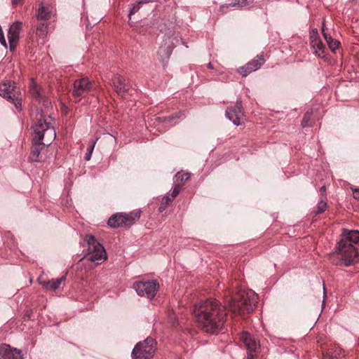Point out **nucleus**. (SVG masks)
Returning <instances> with one entry per match:
<instances>
[{"label":"nucleus","instance_id":"f257e3e1","mask_svg":"<svg viewBox=\"0 0 359 359\" xmlns=\"http://www.w3.org/2000/svg\"><path fill=\"white\" fill-rule=\"evenodd\" d=\"M193 312L198 326L208 333L222 330L226 322V308L217 299H207L201 302L194 306Z\"/></svg>","mask_w":359,"mask_h":359},{"label":"nucleus","instance_id":"f03ea898","mask_svg":"<svg viewBox=\"0 0 359 359\" xmlns=\"http://www.w3.org/2000/svg\"><path fill=\"white\" fill-rule=\"evenodd\" d=\"M330 261L337 266H348L359 262V231L344 229Z\"/></svg>","mask_w":359,"mask_h":359},{"label":"nucleus","instance_id":"7ed1b4c3","mask_svg":"<svg viewBox=\"0 0 359 359\" xmlns=\"http://www.w3.org/2000/svg\"><path fill=\"white\" fill-rule=\"evenodd\" d=\"M56 133L50 122L45 118L38 119L34 126V133L32 135L33 146L29 158L32 162H39L42 160L41 151L44 146L50 145L55 139Z\"/></svg>","mask_w":359,"mask_h":359},{"label":"nucleus","instance_id":"20e7f679","mask_svg":"<svg viewBox=\"0 0 359 359\" xmlns=\"http://www.w3.org/2000/svg\"><path fill=\"white\" fill-rule=\"evenodd\" d=\"M227 301L232 313L245 316L254 310L258 303V297L252 290H243L231 296Z\"/></svg>","mask_w":359,"mask_h":359},{"label":"nucleus","instance_id":"39448f33","mask_svg":"<svg viewBox=\"0 0 359 359\" xmlns=\"http://www.w3.org/2000/svg\"><path fill=\"white\" fill-rule=\"evenodd\" d=\"M14 85L15 83L11 81H6L0 84V95L13 103L16 109H21L22 93Z\"/></svg>","mask_w":359,"mask_h":359},{"label":"nucleus","instance_id":"423d86ee","mask_svg":"<svg viewBox=\"0 0 359 359\" xmlns=\"http://www.w3.org/2000/svg\"><path fill=\"white\" fill-rule=\"evenodd\" d=\"M156 350V341L148 337L136 344L132 352L133 359H151Z\"/></svg>","mask_w":359,"mask_h":359},{"label":"nucleus","instance_id":"0eeeda50","mask_svg":"<svg viewBox=\"0 0 359 359\" xmlns=\"http://www.w3.org/2000/svg\"><path fill=\"white\" fill-rule=\"evenodd\" d=\"M84 241L88 245V259L90 262H98L100 260H106L107 253L104 247L90 234L85 236Z\"/></svg>","mask_w":359,"mask_h":359},{"label":"nucleus","instance_id":"6e6552de","mask_svg":"<svg viewBox=\"0 0 359 359\" xmlns=\"http://www.w3.org/2000/svg\"><path fill=\"white\" fill-rule=\"evenodd\" d=\"M140 217V211L131 212L129 214L117 213L111 216L108 220V225L117 228L122 225L130 226Z\"/></svg>","mask_w":359,"mask_h":359},{"label":"nucleus","instance_id":"1a4fd4ad","mask_svg":"<svg viewBox=\"0 0 359 359\" xmlns=\"http://www.w3.org/2000/svg\"><path fill=\"white\" fill-rule=\"evenodd\" d=\"M159 287L155 280L139 281L133 284V288L140 296L152 299L155 297Z\"/></svg>","mask_w":359,"mask_h":359},{"label":"nucleus","instance_id":"9d476101","mask_svg":"<svg viewBox=\"0 0 359 359\" xmlns=\"http://www.w3.org/2000/svg\"><path fill=\"white\" fill-rule=\"evenodd\" d=\"M93 88V83L87 77L76 79L74 82L72 95L80 98L86 96Z\"/></svg>","mask_w":359,"mask_h":359},{"label":"nucleus","instance_id":"9b49d317","mask_svg":"<svg viewBox=\"0 0 359 359\" xmlns=\"http://www.w3.org/2000/svg\"><path fill=\"white\" fill-rule=\"evenodd\" d=\"M241 339L247 348V359H256L259 345L256 339L248 332H243L241 337Z\"/></svg>","mask_w":359,"mask_h":359},{"label":"nucleus","instance_id":"f8f14e48","mask_svg":"<svg viewBox=\"0 0 359 359\" xmlns=\"http://www.w3.org/2000/svg\"><path fill=\"white\" fill-rule=\"evenodd\" d=\"M226 116L235 125L241 124L243 118V112L241 105V101L237 100L233 107H228L226 110Z\"/></svg>","mask_w":359,"mask_h":359},{"label":"nucleus","instance_id":"ddd939ff","mask_svg":"<svg viewBox=\"0 0 359 359\" xmlns=\"http://www.w3.org/2000/svg\"><path fill=\"white\" fill-rule=\"evenodd\" d=\"M29 94L36 102H42L45 107H48L50 104L48 98L43 95L41 87L33 79L29 86Z\"/></svg>","mask_w":359,"mask_h":359},{"label":"nucleus","instance_id":"4468645a","mask_svg":"<svg viewBox=\"0 0 359 359\" xmlns=\"http://www.w3.org/2000/svg\"><path fill=\"white\" fill-rule=\"evenodd\" d=\"M264 62V54H259L257 56L256 59L249 62L246 66L242 67L238 69V72L243 76H247L250 73L257 70L260 68L261 65Z\"/></svg>","mask_w":359,"mask_h":359},{"label":"nucleus","instance_id":"2eb2a0df","mask_svg":"<svg viewBox=\"0 0 359 359\" xmlns=\"http://www.w3.org/2000/svg\"><path fill=\"white\" fill-rule=\"evenodd\" d=\"M0 359H22L21 351L2 344L0 345Z\"/></svg>","mask_w":359,"mask_h":359},{"label":"nucleus","instance_id":"dca6fc26","mask_svg":"<svg viewBox=\"0 0 359 359\" xmlns=\"http://www.w3.org/2000/svg\"><path fill=\"white\" fill-rule=\"evenodd\" d=\"M125 79L118 74H115L111 79V86L116 93L123 97L129 90L128 86L125 83Z\"/></svg>","mask_w":359,"mask_h":359},{"label":"nucleus","instance_id":"f3484780","mask_svg":"<svg viewBox=\"0 0 359 359\" xmlns=\"http://www.w3.org/2000/svg\"><path fill=\"white\" fill-rule=\"evenodd\" d=\"M21 29L22 23L20 22H15L11 25L7 34L9 45H13L18 42Z\"/></svg>","mask_w":359,"mask_h":359},{"label":"nucleus","instance_id":"a211bd4d","mask_svg":"<svg viewBox=\"0 0 359 359\" xmlns=\"http://www.w3.org/2000/svg\"><path fill=\"white\" fill-rule=\"evenodd\" d=\"M339 47L340 46H311V51L318 57L325 58L328 49H330L333 53H336Z\"/></svg>","mask_w":359,"mask_h":359},{"label":"nucleus","instance_id":"6ab92c4d","mask_svg":"<svg viewBox=\"0 0 359 359\" xmlns=\"http://www.w3.org/2000/svg\"><path fill=\"white\" fill-rule=\"evenodd\" d=\"M48 34V26L45 23H41L36 30V36L37 43L43 44L46 42V39Z\"/></svg>","mask_w":359,"mask_h":359},{"label":"nucleus","instance_id":"aec40b11","mask_svg":"<svg viewBox=\"0 0 359 359\" xmlns=\"http://www.w3.org/2000/svg\"><path fill=\"white\" fill-rule=\"evenodd\" d=\"M171 46H159L157 54L158 59L165 63L170 57L172 53ZM165 65V64H163Z\"/></svg>","mask_w":359,"mask_h":359},{"label":"nucleus","instance_id":"412c9836","mask_svg":"<svg viewBox=\"0 0 359 359\" xmlns=\"http://www.w3.org/2000/svg\"><path fill=\"white\" fill-rule=\"evenodd\" d=\"M254 0H234V1L231 2V4L228 5H222L221 6V9H222L224 7H229V6H238V7H245L249 6L250 4H252Z\"/></svg>","mask_w":359,"mask_h":359},{"label":"nucleus","instance_id":"4be33fe9","mask_svg":"<svg viewBox=\"0 0 359 359\" xmlns=\"http://www.w3.org/2000/svg\"><path fill=\"white\" fill-rule=\"evenodd\" d=\"M322 34L323 36L324 39L327 42V45H341L339 41L332 39L330 34L327 32V30L325 28L324 25H323L322 27Z\"/></svg>","mask_w":359,"mask_h":359},{"label":"nucleus","instance_id":"5701e85b","mask_svg":"<svg viewBox=\"0 0 359 359\" xmlns=\"http://www.w3.org/2000/svg\"><path fill=\"white\" fill-rule=\"evenodd\" d=\"M190 178V175L188 172H178L175 177L174 184H181V187H182L184 183L187 182Z\"/></svg>","mask_w":359,"mask_h":359},{"label":"nucleus","instance_id":"b1692460","mask_svg":"<svg viewBox=\"0 0 359 359\" xmlns=\"http://www.w3.org/2000/svg\"><path fill=\"white\" fill-rule=\"evenodd\" d=\"M309 38L311 45H323L322 41L320 39L317 29H313L309 34Z\"/></svg>","mask_w":359,"mask_h":359},{"label":"nucleus","instance_id":"393cba45","mask_svg":"<svg viewBox=\"0 0 359 359\" xmlns=\"http://www.w3.org/2000/svg\"><path fill=\"white\" fill-rule=\"evenodd\" d=\"M65 279V276H62L60 278H57L55 280H50L48 281L47 283H46V288L47 289H50V290H55L56 289H57L60 285H61V283H62V281H64Z\"/></svg>","mask_w":359,"mask_h":359},{"label":"nucleus","instance_id":"a878e982","mask_svg":"<svg viewBox=\"0 0 359 359\" xmlns=\"http://www.w3.org/2000/svg\"><path fill=\"white\" fill-rule=\"evenodd\" d=\"M51 16V13L48 11L43 6H41L39 8L38 18L43 20H48Z\"/></svg>","mask_w":359,"mask_h":359},{"label":"nucleus","instance_id":"bb28decb","mask_svg":"<svg viewBox=\"0 0 359 359\" xmlns=\"http://www.w3.org/2000/svg\"><path fill=\"white\" fill-rule=\"evenodd\" d=\"M150 2V0H140L137 4H134L128 13V16L130 17L132 15H134L135 13L139 11L142 4H146Z\"/></svg>","mask_w":359,"mask_h":359},{"label":"nucleus","instance_id":"cd10ccee","mask_svg":"<svg viewBox=\"0 0 359 359\" xmlns=\"http://www.w3.org/2000/svg\"><path fill=\"white\" fill-rule=\"evenodd\" d=\"M327 208V203L324 201L323 198L322 197L320 201L318 203L316 206V210H315V215H318L320 214H322L325 211Z\"/></svg>","mask_w":359,"mask_h":359},{"label":"nucleus","instance_id":"c85d7f7f","mask_svg":"<svg viewBox=\"0 0 359 359\" xmlns=\"http://www.w3.org/2000/svg\"><path fill=\"white\" fill-rule=\"evenodd\" d=\"M181 189H182L181 184H179V183H177L176 184H175L173 190L171 194V198L172 200L178 196Z\"/></svg>","mask_w":359,"mask_h":359},{"label":"nucleus","instance_id":"c756f323","mask_svg":"<svg viewBox=\"0 0 359 359\" xmlns=\"http://www.w3.org/2000/svg\"><path fill=\"white\" fill-rule=\"evenodd\" d=\"M181 115H182V112L180 111L177 114H176V115H175V116H165V117L158 118L159 119L163 118V121L170 123V122H172V121H174L176 118H180Z\"/></svg>","mask_w":359,"mask_h":359},{"label":"nucleus","instance_id":"7c9ffc66","mask_svg":"<svg viewBox=\"0 0 359 359\" xmlns=\"http://www.w3.org/2000/svg\"><path fill=\"white\" fill-rule=\"evenodd\" d=\"M311 119V114L309 112H306L302 119V127H306L309 126V121Z\"/></svg>","mask_w":359,"mask_h":359},{"label":"nucleus","instance_id":"2f4dec72","mask_svg":"<svg viewBox=\"0 0 359 359\" xmlns=\"http://www.w3.org/2000/svg\"><path fill=\"white\" fill-rule=\"evenodd\" d=\"M95 142H93L88 149H87V152L85 155V160L86 161H89L91 158V154L93 153V151L94 149V147H95Z\"/></svg>","mask_w":359,"mask_h":359},{"label":"nucleus","instance_id":"473e14b6","mask_svg":"<svg viewBox=\"0 0 359 359\" xmlns=\"http://www.w3.org/2000/svg\"><path fill=\"white\" fill-rule=\"evenodd\" d=\"M172 201V199L169 196H167L163 198L161 203L167 207Z\"/></svg>","mask_w":359,"mask_h":359},{"label":"nucleus","instance_id":"72a5a7b5","mask_svg":"<svg viewBox=\"0 0 359 359\" xmlns=\"http://www.w3.org/2000/svg\"><path fill=\"white\" fill-rule=\"evenodd\" d=\"M353 197L354 198L359 200V189H355L353 191Z\"/></svg>","mask_w":359,"mask_h":359},{"label":"nucleus","instance_id":"f704fd0d","mask_svg":"<svg viewBox=\"0 0 359 359\" xmlns=\"http://www.w3.org/2000/svg\"><path fill=\"white\" fill-rule=\"evenodd\" d=\"M166 208L167 207L165 205H164L163 204L161 203L160 205V206H159L158 210H159L160 212H163V211H164L166 209Z\"/></svg>","mask_w":359,"mask_h":359},{"label":"nucleus","instance_id":"c9c22d12","mask_svg":"<svg viewBox=\"0 0 359 359\" xmlns=\"http://www.w3.org/2000/svg\"><path fill=\"white\" fill-rule=\"evenodd\" d=\"M21 3V0H12V4L16 6Z\"/></svg>","mask_w":359,"mask_h":359},{"label":"nucleus","instance_id":"e433bc0d","mask_svg":"<svg viewBox=\"0 0 359 359\" xmlns=\"http://www.w3.org/2000/svg\"><path fill=\"white\" fill-rule=\"evenodd\" d=\"M10 47V51L14 52L15 51L16 46H9Z\"/></svg>","mask_w":359,"mask_h":359},{"label":"nucleus","instance_id":"4c0bfd02","mask_svg":"<svg viewBox=\"0 0 359 359\" xmlns=\"http://www.w3.org/2000/svg\"><path fill=\"white\" fill-rule=\"evenodd\" d=\"M325 191V186H323L321 188H320V192L321 194H323V192Z\"/></svg>","mask_w":359,"mask_h":359},{"label":"nucleus","instance_id":"58836bf2","mask_svg":"<svg viewBox=\"0 0 359 359\" xmlns=\"http://www.w3.org/2000/svg\"><path fill=\"white\" fill-rule=\"evenodd\" d=\"M208 68H209V69H213V66H212V65L210 62H209V63L208 64Z\"/></svg>","mask_w":359,"mask_h":359},{"label":"nucleus","instance_id":"ea45409f","mask_svg":"<svg viewBox=\"0 0 359 359\" xmlns=\"http://www.w3.org/2000/svg\"><path fill=\"white\" fill-rule=\"evenodd\" d=\"M332 358H337V354H334V355H332Z\"/></svg>","mask_w":359,"mask_h":359}]
</instances>
